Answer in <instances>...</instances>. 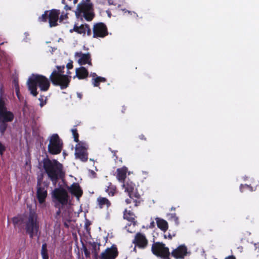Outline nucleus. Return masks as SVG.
I'll use <instances>...</instances> for the list:
<instances>
[{
    "label": "nucleus",
    "instance_id": "obj_1",
    "mask_svg": "<svg viewBox=\"0 0 259 259\" xmlns=\"http://www.w3.org/2000/svg\"><path fill=\"white\" fill-rule=\"evenodd\" d=\"M42 163L45 171L54 186L56 185L59 180L64 178L63 166L57 160L46 157L43 159Z\"/></svg>",
    "mask_w": 259,
    "mask_h": 259
},
{
    "label": "nucleus",
    "instance_id": "obj_2",
    "mask_svg": "<svg viewBox=\"0 0 259 259\" xmlns=\"http://www.w3.org/2000/svg\"><path fill=\"white\" fill-rule=\"evenodd\" d=\"M28 90L34 97H36L37 85H38L42 91H47L49 90L50 83L49 79L45 76L39 74H32L27 82Z\"/></svg>",
    "mask_w": 259,
    "mask_h": 259
},
{
    "label": "nucleus",
    "instance_id": "obj_3",
    "mask_svg": "<svg viewBox=\"0 0 259 259\" xmlns=\"http://www.w3.org/2000/svg\"><path fill=\"white\" fill-rule=\"evenodd\" d=\"M58 70H54L52 72L50 79L53 85L60 86L61 90L68 87L71 80V76L63 74L64 65L57 66Z\"/></svg>",
    "mask_w": 259,
    "mask_h": 259
},
{
    "label": "nucleus",
    "instance_id": "obj_4",
    "mask_svg": "<svg viewBox=\"0 0 259 259\" xmlns=\"http://www.w3.org/2000/svg\"><path fill=\"white\" fill-rule=\"evenodd\" d=\"M14 113L8 110L4 100L0 97V134L4 136L8 127V122L13 121L14 119Z\"/></svg>",
    "mask_w": 259,
    "mask_h": 259
},
{
    "label": "nucleus",
    "instance_id": "obj_5",
    "mask_svg": "<svg viewBox=\"0 0 259 259\" xmlns=\"http://www.w3.org/2000/svg\"><path fill=\"white\" fill-rule=\"evenodd\" d=\"M25 230L30 238H33L37 235L39 230V222L37 214L34 211H30L27 220L25 222Z\"/></svg>",
    "mask_w": 259,
    "mask_h": 259
},
{
    "label": "nucleus",
    "instance_id": "obj_6",
    "mask_svg": "<svg viewBox=\"0 0 259 259\" xmlns=\"http://www.w3.org/2000/svg\"><path fill=\"white\" fill-rule=\"evenodd\" d=\"M63 143L57 134H53L49 140L48 149V152L52 155L60 154L62 150Z\"/></svg>",
    "mask_w": 259,
    "mask_h": 259
},
{
    "label": "nucleus",
    "instance_id": "obj_7",
    "mask_svg": "<svg viewBox=\"0 0 259 259\" xmlns=\"http://www.w3.org/2000/svg\"><path fill=\"white\" fill-rule=\"evenodd\" d=\"M152 253L157 256L161 257L163 259H170L169 256L170 253L169 248L165 246V244L157 242L152 244L151 247Z\"/></svg>",
    "mask_w": 259,
    "mask_h": 259
},
{
    "label": "nucleus",
    "instance_id": "obj_8",
    "mask_svg": "<svg viewBox=\"0 0 259 259\" xmlns=\"http://www.w3.org/2000/svg\"><path fill=\"white\" fill-rule=\"evenodd\" d=\"M88 146L86 143L79 142L75 146V156L76 159H80L82 162H86L88 159L87 150Z\"/></svg>",
    "mask_w": 259,
    "mask_h": 259
},
{
    "label": "nucleus",
    "instance_id": "obj_9",
    "mask_svg": "<svg viewBox=\"0 0 259 259\" xmlns=\"http://www.w3.org/2000/svg\"><path fill=\"white\" fill-rule=\"evenodd\" d=\"M53 197L57 201L56 203L62 206L68 204V195L65 190L63 188H56L53 193Z\"/></svg>",
    "mask_w": 259,
    "mask_h": 259
},
{
    "label": "nucleus",
    "instance_id": "obj_10",
    "mask_svg": "<svg viewBox=\"0 0 259 259\" xmlns=\"http://www.w3.org/2000/svg\"><path fill=\"white\" fill-rule=\"evenodd\" d=\"M93 37L103 38L108 34L106 25L103 22H99L94 24L93 29Z\"/></svg>",
    "mask_w": 259,
    "mask_h": 259
},
{
    "label": "nucleus",
    "instance_id": "obj_11",
    "mask_svg": "<svg viewBox=\"0 0 259 259\" xmlns=\"http://www.w3.org/2000/svg\"><path fill=\"white\" fill-rule=\"evenodd\" d=\"M49 186V183L44 182L43 186H36V197L40 204L44 203L48 195L47 188Z\"/></svg>",
    "mask_w": 259,
    "mask_h": 259
},
{
    "label": "nucleus",
    "instance_id": "obj_12",
    "mask_svg": "<svg viewBox=\"0 0 259 259\" xmlns=\"http://www.w3.org/2000/svg\"><path fill=\"white\" fill-rule=\"evenodd\" d=\"M133 243L136 247L143 249L148 246V241L144 234L139 232L136 234Z\"/></svg>",
    "mask_w": 259,
    "mask_h": 259
},
{
    "label": "nucleus",
    "instance_id": "obj_13",
    "mask_svg": "<svg viewBox=\"0 0 259 259\" xmlns=\"http://www.w3.org/2000/svg\"><path fill=\"white\" fill-rule=\"evenodd\" d=\"M118 251L115 245L107 248L100 255L99 259H115L118 256Z\"/></svg>",
    "mask_w": 259,
    "mask_h": 259
},
{
    "label": "nucleus",
    "instance_id": "obj_14",
    "mask_svg": "<svg viewBox=\"0 0 259 259\" xmlns=\"http://www.w3.org/2000/svg\"><path fill=\"white\" fill-rule=\"evenodd\" d=\"M48 11V21L50 26L52 27L57 26L58 21H59L60 10L53 9Z\"/></svg>",
    "mask_w": 259,
    "mask_h": 259
},
{
    "label": "nucleus",
    "instance_id": "obj_15",
    "mask_svg": "<svg viewBox=\"0 0 259 259\" xmlns=\"http://www.w3.org/2000/svg\"><path fill=\"white\" fill-rule=\"evenodd\" d=\"M170 254L176 259H182L187 254V248L184 244L180 245L174 249Z\"/></svg>",
    "mask_w": 259,
    "mask_h": 259
},
{
    "label": "nucleus",
    "instance_id": "obj_16",
    "mask_svg": "<svg viewBox=\"0 0 259 259\" xmlns=\"http://www.w3.org/2000/svg\"><path fill=\"white\" fill-rule=\"evenodd\" d=\"M75 57L79 58L78 60V63L79 65H82L88 64L89 65H92V59L91 54L89 53L83 54L81 52H76Z\"/></svg>",
    "mask_w": 259,
    "mask_h": 259
},
{
    "label": "nucleus",
    "instance_id": "obj_17",
    "mask_svg": "<svg viewBox=\"0 0 259 259\" xmlns=\"http://www.w3.org/2000/svg\"><path fill=\"white\" fill-rule=\"evenodd\" d=\"M128 196L130 198L125 200V202L127 204L133 203L134 204V207H137L140 205L142 199L141 195L137 190H136L135 193L128 194Z\"/></svg>",
    "mask_w": 259,
    "mask_h": 259
},
{
    "label": "nucleus",
    "instance_id": "obj_18",
    "mask_svg": "<svg viewBox=\"0 0 259 259\" xmlns=\"http://www.w3.org/2000/svg\"><path fill=\"white\" fill-rule=\"evenodd\" d=\"M91 7L92 5L91 4L86 3L82 1L77 5V9L75 11V15L78 18L81 15V14H84L89 11L91 10Z\"/></svg>",
    "mask_w": 259,
    "mask_h": 259
},
{
    "label": "nucleus",
    "instance_id": "obj_19",
    "mask_svg": "<svg viewBox=\"0 0 259 259\" xmlns=\"http://www.w3.org/2000/svg\"><path fill=\"white\" fill-rule=\"evenodd\" d=\"M68 190L72 195L75 196L77 198L80 197L83 194V192L79 185L77 183H73L71 186L68 188Z\"/></svg>",
    "mask_w": 259,
    "mask_h": 259
},
{
    "label": "nucleus",
    "instance_id": "obj_20",
    "mask_svg": "<svg viewBox=\"0 0 259 259\" xmlns=\"http://www.w3.org/2000/svg\"><path fill=\"white\" fill-rule=\"evenodd\" d=\"M97 205L100 209H108L111 205V202L106 197L99 196L97 199Z\"/></svg>",
    "mask_w": 259,
    "mask_h": 259
},
{
    "label": "nucleus",
    "instance_id": "obj_21",
    "mask_svg": "<svg viewBox=\"0 0 259 259\" xmlns=\"http://www.w3.org/2000/svg\"><path fill=\"white\" fill-rule=\"evenodd\" d=\"M88 27V24H81L80 26H78L76 24H75L73 29L70 30V32L72 33L73 32H75L78 34H82L84 35L86 32L87 28Z\"/></svg>",
    "mask_w": 259,
    "mask_h": 259
},
{
    "label": "nucleus",
    "instance_id": "obj_22",
    "mask_svg": "<svg viewBox=\"0 0 259 259\" xmlns=\"http://www.w3.org/2000/svg\"><path fill=\"white\" fill-rule=\"evenodd\" d=\"M135 218V214L131 210L125 209L123 212V218L131 222L134 226H135L137 224V222L136 221Z\"/></svg>",
    "mask_w": 259,
    "mask_h": 259
},
{
    "label": "nucleus",
    "instance_id": "obj_23",
    "mask_svg": "<svg viewBox=\"0 0 259 259\" xmlns=\"http://www.w3.org/2000/svg\"><path fill=\"white\" fill-rule=\"evenodd\" d=\"M76 75L79 79H83L89 75V72L84 67H80L76 69Z\"/></svg>",
    "mask_w": 259,
    "mask_h": 259
},
{
    "label": "nucleus",
    "instance_id": "obj_24",
    "mask_svg": "<svg viewBox=\"0 0 259 259\" xmlns=\"http://www.w3.org/2000/svg\"><path fill=\"white\" fill-rule=\"evenodd\" d=\"M127 168L125 167L117 168L116 178L119 181L124 182L126 177Z\"/></svg>",
    "mask_w": 259,
    "mask_h": 259
},
{
    "label": "nucleus",
    "instance_id": "obj_25",
    "mask_svg": "<svg viewBox=\"0 0 259 259\" xmlns=\"http://www.w3.org/2000/svg\"><path fill=\"white\" fill-rule=\"evenodd\" d=\"M92 248V253L93 255L94 259H99L100 255H99V251L100 250V243H97L95 242L91 243Z\"/></svg>",
    "mask_w": 259,
    "mask_h": 259
},
{
    "label": "nucleus",
    "instance_id": "obj_26",
    "mask_svg": "<svg viewBox=\"0 0 259 259\" xmlns=\"http://www.w3.org/2000/svg\"><path fill=\"white\" fill-rule=\"evenodd\" d=\"M105 192L110 196H113L117 192V188L115 185L111 182H108L105 188Z\"/></svg>",
    "mask_w": 259,
    "mask_h": 259
},
{
    "label": "nucleus",
    "instance_id": "obj_27",
    "mask_svg": "<svg viewBox=\"0 0 259 259\" xmlns=\"http://www.w3.org/2000/svg\"><path fill=\"white\" fill-rule=\"evenodd\" d=\"M155 220L158 228L161 230L165 232L168 229V223L165 220L159 218H156Z\"/></svg>",
    "mask_w": 259,
    "mask_h": 259
},
{
    "label": "nucleus",
    "instance_id": "obj_28",
    "mask_svg": "<svg viewBox=\"0 0 259 259\" xmlns=\"http://www.w3.org/2000/svg\"><path fill=\"white\" fill-rule=\"evenodd\" d=\"M123 186L124 187L125 191L128 193V194L136 192V191H135L136 185L132 182L127 181L123 184Z\"/></svg>",
    "mask_w": 259,
    "mask_h": 259
},
{
    "label": "nucleus",
    "instance_id": "obj_29",
    "mask_svg": "<svg viewBox=\"0 0 259 259\" xmlns=\"http://www.w3.org/2000/svg\"><path fill=\"white\" fill-rule=\"evenodd\" d=\"M107 80L106 78L103 77H96V78H93L92 79V82L94 87H97L100 85V82H104Z\"/></svg>",
    "mask_w": 259,
    "mask_h": 259
},
{
    "label": "nucleus",
    "instance_id": "obj_30",
    "mask_svg": "<svg viewBox=\"0 0 259 259\" xmlns=\"http://www.w3.org/2000/svg\"><path fill=\"white\" fill-rule=\"evenodd\" d=\"M12 222L15 227L20 226L24 222V218L22 216L13 217L12 218Z\"/></svg>",
    "mask_w": 259,
    "mask_h": 259
},
{
    "label": "nucleus",
    "instance_id": "obj_31",
    "mask_svg": "<svg viewBox=\"0 0 259 259\" xmlns=\"http://www.w3.org/2000/svg\"><path fill=\"white\" fill-rule=\"evenodd\" d=\"M40 253L42 259H49L47 249V244L46 243L42 244Z\"/></svg>",
    "mask_w": 259,
    "mask_h": 259
},
{
    "label": "nucleus",
    "instance_id": "obj_32",
    "mask_svg": "<svg viewBox=\"0 0 259 259\" xmlns=\"http://www.w3.org/2000/svg\"><path fill=\"white\" fill-rule=\"evenodd\" d=\"M61 15L59 16V22H63L64 20H66L68 19V13L66 12L63 11L60 12Z\"/></svg>",
    "mask_w": 259,
    "mask_h": 259
},
{
    "label": "nucleus",
    "instance_id": "obj_33",
    "mask_svg": "<svg viewBox=\"0 0 259 259\" xmlns=\"http://www.w3.org/2000/svg\"><path fill=\"white\" fill-rule=\"evenodd\" d=\"M83 16L87 21H90L93 20L94 17V14L90 12V11L83 14Z\"/></svg>",
    "mask_w": 259,
    "mask_h": 259
},
{
    "label": "nucleus",
    "instance_id": "obj_34",
    "mask_svg": "<svg viewBox=\"0 0 259 259\" xmlns=\"http://www.w3.org/2000/svg\"><path fill=\"white\" fill-rule=\"evenodd\" d=\"M48 11H46L41 16L39 17L38 21L39 22H47L48 19Z\"/></svg>",
    "mask_w": 259,
    "mask_h": 259
},
{
    "label": "nucleus",
    "instance_id": "obj_35",
    "mask_svg": "<svg viewBox=\"0 0 259 259\" xmlns=\"http://www.w3.org/2000/svg\"><path fill=\"white\" fill-rule=\"evenodd\" d=\"M72 135L74 138V141L75 142L78 143L79 142V134L77 132L76 128H73L71 130Z\"/></svg>",
    "mask_w": 259,
    "mask_h": 259
},
{
    "label": "nucleus",
    "instance_id": "obj_36",
    "mask_svg": "<svg viewBox=\"0 0 259 259\" xmlns=\"http://www.w3.org/2000/svg\"><path fill=\"white\" fill-rule=\"evenodd\" d=\"M239 188H240V191L241 192H243L245 189H248L251 192H252L253 191L252 187H251L248 185H247V184H245V185L241 184Z\"/></svg>",
    "mask_w": 259,
    "mask_h": 259
},
{
    "label": "nucleus",
    "instance_id": "obj_37",
    "mask_svg": "<svg viewBox=\"0 0 259 259\" xmlns=\"http://www.w3.org/2000/svg\"><path fill=\"white\" fill-rule=\"evenodd\" d=\"M63 206H62L61 205H60L59 204L55 203V207L56 208H58V210L56 211V215H55L56 218H57L58 217H59L60 215V214L61 213V209L62 208Z\"/></svg>",
    "mask_w": 259,
    "mask_h": 259
},
{
    "label": "nucleus",
    "instance_id": "obj_38",
    "mask_svg": "<svg viewBox=\"0 0 259 259\" xmlns=\"http://www.w3.org/2000/svg\"><path fill=\"white\" fill-rule=\"evenodd\" d=\"M43 178H44V176H43L42 174H41L40 176H39L37 177V186H43V183H44V182H42Z\"/></svg>",
    "mask_w": 259,
    "mask_h": 259
},
{
    "label": "nucleus",
    "instance_id": "obj_39",
    "mask_svg": "<svg viewBox=\"0 0 259 259\" xmlns=\"http://www.w3.org/2000/svg\"><path fill=\"white\" fill-rule=\"evenodd\" d=\"M39 101H40L39 105L40 107H42L44 106H45L47 104V99L46 98L45 99H44L43 97L41 96L38 98Z\"/></svg>",
    "mask_w": 259,
    "mask_h": 259
},
{
    "label": "nucleus",
    "instance_id": "obj_40",
    "mask_svg": "<svg viewBox=\"0 0 259 259\" xmlns=\"http://www.w3.org/2000/svg\"><path fill=\"white\" fill-rule=\"evenodd\" d=\"M82 248L84 253V255L87 258H89L90 257V252L88 250L87 247L85 246L84 244L82 245Z\"/></svg>",
    "mask_w": 259,
    "mask_h": 259
},
{
    "label": "nucleus",
    "instance_id": "obj_41",
    "mask_svg": "<svg viewBox=\"0 0 259 259\" xmlns=\"http://www.w3.org/2000/svg\"><path fill=\"white\" fill-rule=\"evenodd\" d=\"M169 215H170L171 219H173L174 221L176 222V223L178 224L179 218L177 216L176 214L175 213H171Z\"/></svg>",
    "mask_w": 259,
    "mask_h": 259
},
{
    "label": "nucleus",
    "instance_id": "obj_42",
    "mask_svg": "<svg viewBox=\"0 0 259 259\" xmlns=\"http://www.w3.org/2000/svg\"><path fill=\"white\" fill-rule=\"evenodd\" d=\"M122 11L124 12V14H127L130 15H134V16H137V14L134 11H130L126 10L125 9H122Z\"/></svg>",
    "mask_w": 259,
    "mask_h": 259
},
{
    "label": "nucleus",
    "instance_id": "obj_43",
    "mask_svg": "<svg viewBox=\"0 0 259 259\" xmlns=\"http://www.w3.org/2000/svg\"><path fill=\"white\" fill-rule=\"evenodd\" d=\"M6 147L1 142H0V155H3L6 151Z\"/></svg>",
    "mask_w": 259,
    "mask_h": 259
},
{
    "label": "nucleus",
    "instance_id": "obj_44",
    "mask_svg": "<svg viewBox=\"0 0 259 259\" xmlns=\"http://www.w3.org/2000/svg\"><path fill=\"white\" fill-rule=\"evenodd\" d=\"M253 246L254 250L256 251L257 253H259V243H254Z\"/></svg>",
    "mask_w": 259,
    "mask_h": 259
},
{
    "label": "nucleus",
    "instance_id": "obj_45",
    "mask_svg": "<svg viewBox=\"0 0 259 259\" xmlns=\"http://www.w3.org/2000/svg\"><path fill=\"white\" fill-rule=\"evenodd\" d=\"M72 8V6H69L67 4H65V6L64 8V9L65 10V11L67 12V11L71 10Z\"/></svg>",
    "mask_w": 259,
    "mask_h": 259
},
{
    "label": "nucleus",
    "instance_id": "obj_46",
    "mask_svg": "<svg viewBox=\"0 0 259 259\" xmlns=\"http://www.w3.org/2000/svg\"><path fill=\"white\" fill-rule=\"evenodd\" d=\"M66 67L68 68V69H72L73 68V62L71 61V62L68 63L67 65H66Z\"/></svg>",
    "mask_w": 259,
    "mask_h": 259
},
{
    "label": "nucleus",
    "instance_id": "obj_47",
    "mask_svg": "<svg viewBox=\"0 0 259 259\" xmlns=\"http://www.w3.org/2000/svg\"><path fill=\"white\" fill-rule=\"evenodd\" d=\"M86 32H87V34L88 36H90L92 34L91 29L90 28L89 25H88V28H87Z\"/></svg>",
    "mask_w": 259,
    "mask_h": 259
},
{
    "label": "nucleus",
    "instance_id": "obj_48",
    "mask_svg": "<svg viewBox=\"0 0 259 259\" xmlns=\"http://www.w3.org/2000/svg\"><path fill=\"white\" fill-rule=\"evenodd\" d=\"M176 236V233H173L172 234H170V233H168V236H167V238L169 239H171L173 237H175Z\"/></svg>",
    "mask_w": 259,
    "mask_h": 259
},
{
    "label": "nucleus",
    "instance_id": "obj_49",
    "mask_svg": "<svg viewBox=\"0 0 259 259\" xmlns=\"http://www.w3.org/2000/svg\"><path fill=\"white\" fill-rule=\"evenodd\" d=\"M15 89H16L17 95L18 97H19V86H18V84L17 85H16Z\"/></svg>",
    "mask_w": 259,
    "mask_h": 259
},
{
    "label": "nucleus",
    "instance_id": "obj_50",
    "mask_svg": "<svg viewBox=\"0 0 259 259\" xmlns=\"http://www.w3.org/2000/svg\"><path fill=\"white\" fill-rule=\"evenodd\" d=\"M139 138L142 140H146V138H145V136L143 134H141V135L139 136Z\"/></svg>",
    "mask_w": 259,
    "mask_h": 259
},
{
    "label": "nucleus",
    "instance_id": "obj_51",
    "mask_svg": "<svg viewBox=\"0 0 259 259\" xmlns=\"http://www.w3.org/2000/svg\"><path fill=\"white\" fill-rule=\"evenodd\" d=\"M225 259H236V258L234 255H231L226 257Z\"/></svg>",
    "mask_w": 259,
    "mask_h": 259
},
{
    "label": "nucleus",
    "instance_id": "obj_52",
    "mask_svg": "<svg viewBox=\"0 0 259 259\" xmlns=\"http://www.w3.org/2000/svg\"><path fill=\"white\" fill-rule=\"evenodd\" d=\"M90 224H91V223H90V222L89 221H87L85 222V228H86L87 230L88 229V226H90Z\"/></svg>",
    "mask_w": 259,
    "mask_h": 259
},
{
    "label": "nucleus",
    "instance_id": "obj_53",
    "mask_svg": "<svg viewBox=\"0 0 259 259\" xmlns=\"http://www.w3.org/2000/svg\"><path fill=\"white\" fill-rule=\"evenodd\" d=\"M155 226V223L154 221H152L150 223V228H153Z\"/></svg>",
    "mask_w": 259,
    "mask_h": 259
},
{
    "label": "nucleus",
    "instance_id": "obj_54",
    "mask_svg": "<svg viewBox=\"0 0 259 259\" xmlns=\"http://www.w3.org/2000/svg\"><path fill=\"white\" fill-rule=\"evenodd\" d=\"M92 76L93 78H96V77H98L96 73H93L92 74Z\"/></svg>",
    "mask_w": 259,
    "mask_h": 259
},
{
    "label": "nucleus",
    "instance_id": "obj_55",
    "mask_svg": "<svg viewBox=\"0 0 259 259\" xmlns=\"http://www.w3.org/2000/svg\"><path fill=\"white\" fill-rule=\"evenodd\" d=\"M78 2V0H73V4L74 6L75 5V4Z\"/></svg>",
    "mask_w": 259,
    "mask_h": 259
},
{
    "label": "nucleus",
    "instance_id": "obj_56",
    "mask_svg": "<svg viewBox=\"0 0 259 259\" xmlns=\"http://www.w3.org/2000/svg\"><path fill=\"white\" fill-rule=\"evenodd\" d=\"M64 226L66 227H68V225H67V224L66 223H64Z\"/></svg>",
    "mask_w": 259,
    "mask_h": 259
},
{
    "label": "nucleus",
    "instance_id": "obj_57",
    "mask_svg": "<svg viewBox=\"0 0 259 259\" xmlns=\"http://www.w3.org/2000/svg\"><path fill=\"white\" fill-rule=\"evenodd\" d=\"M136 247H136V245H135V247H134V250L135 252H136V251H137V250H136Z\"/></svg>",
    "mask_w": 259,
    "mask_h": 259
},
{
    "label": "nucleus",
    "instance_id": "obj_58",
    "mask_svg": "<svg viewBox=\"0 0 259 259\" xmlns=\"http://www.w3.org/2000/svg\"><path fill=\"white\" fill-rule=\"evenodd\" d=\"M78 96L80 98H81V94H78Z\"/></svg>",
    "mask_w": 259,
    "mask_h": 259
},
{
    "label": "nucleus",
    "instance_id": "obj_59",
    "mask_svg": "<svg viewBox=\"0 0 259 259\" xmlns=\"http://www.w3.org/2000/svg\"><path fill=\"white\" fill-rule=\"evenodd\" d=\"M62 3L63 4H65V0H62Z\"/></svg>",
    "mask_w": 259,
    "mask_h": 259
},
{
    "label": "nucleus",
    "instance_id": "obj_60",
    "mask_svg": "<svg viewBox=\"0 0 259 259\" xmlns=\"http://www.w3.org/2000/svg\"><path fill=\"white\" fill-rule=\"evenodd\" d=\"M171 210H175V208L172 207L171 208Z\"/></svg>",
    "mask_w": 259,
    "mask_h": 259
},
{
    "label": "nucleus",
    "instance_id": "obj_61",
    "mask_svg": "<svg viewBox=\"0 0 259 259\" xmlns=\"http://www.w3.org/2000/svg\"><path fill=\"white\" fill-rule=\"evenodd\" d=\"M164 237L165 238H167V236H166V234H164Z\"/></svg>",
    "mask_w": 259,
    "mask_h": 259
},
{
    "label": "nucleus",
    "instance_id": "obj_62",
    "mask_svg": "<svg viewBox=\"0 0 259 259\" xmlns=\"http://www.w3.org/2000/svg\"><path fill=\"white\" fill-rule=\"evenodd\" d=\"M87 1H89V2H90V0H87Z\"/></svg>",
    "mask_w": 259,
    "mask_h": 259
},
{
    "label": "nucleus",
    "instance_id": "obj_63",
    "mask_svg": "<svg viewBox=\"0 0 259 259\" xmlns=\"http://www.w3.org/2000/svg\"><path fill=\"white\" fill-rule=\"evenodd\" d=\"M215 259H217V258H215Z\"/></svg>",
    "mask_w": 259,
    "mask_h": 259
}]
</instances>
